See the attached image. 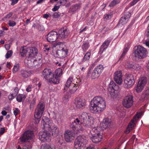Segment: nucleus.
<instances>
[{
  "label": "nucleus",
  "mask_w": 149,
  "mask_h": 149,
  "mask_svg": "<svg viewBox=\"0 0 149 149\" xmlns=\"http://www.w3.org/2000/svg\"><path fill=\"white\" fill-rule=\"evenodd\" d=\"M72 7L73 8H72V12H74L80 8V6L79 4H76L72 6Z\"/></svg>",
  "instance_id": "44"
},
{
  "label": "nucleus",
  "mask_w": 149,
  "mask_h": 149,
  "mask_svg": "<svg viewBox=\"0 0 149 149\" xmlns=\"http://www.w3.org/2000/svg\"><path fill=\"white\" fill-rule=\"evenodd\" d=\"M89 137L91 140L95 143H98L100 142L102 139V135H90Z\"/></svg>",
  "instance_id": "22"
},
{
  "label": "nucleus",
  "mask_w": 149,
  "mask_h": 149,
  "mask_svg": "<svg viewBox=\"0 0 149 149\" xmlns=\"http://www.w3.org/2000/svg\"><path fill=\"white\" fill-rule=\"evenodd\" d=\"M28 51H29L28 53L25 60V62H26L28 61L27 63H30L32 62L33 63L34 61H36L35 56L38 54L37 49L35 47L26 48V46L22 47L20 49V53L22 56H26V54Z\"/></svg>",
  "instance_id": "3"
},
{
  "label": "nucleus",
  "mask_w": 149,
  "mask_h": 149,
  "mask_svg": "<svg viewBox=\"0 0 149 149\" xmlns=\"http://www.w3.org/2000/svg\"><path fill=\"white\" fill-rule=\"evenodd\" d=\"M128 20L126 19L123 16H122L120 18V20L119 22V24H122L123 25L124 24L127 23Z\"/></svg>",
  "instance_id": "41"
},
{
  "label": "nucleus",
  "mask_w": 149,
  "mask_h": 149,
  "mask_svg": "<svg viewBox=\"0 0 149 149\" xmlns=\"http://www.w3.org/2000/svg\"><path fill=\"white\" fill-rule=\"evenodd\" d=\"M147 82V78L143 77L141 78L139 81L138 83L144 87Z\"/></svg>",
  "instance_id": "36"
},
{
  "label": "nucleus",
  "mask_w": 149,
  "mask_h": 149,
  "mask_svg": "<svg viewBox=\"0 0 149 149\" xmlns=\"http://www.w3.org/2000/svg\"><path fill=\"white\" fill-rule=\"evenodd\" d=\"M34 136L33 132L30 130L25 131L20 138L22 142H25L31 139Z\"/></svg>",
  "instance_id": "11"
},
{
  "label": "nucleus",
  "mask_w": 149,
  "mask_h": 149,
  "mask_svg": "<svg viewBox=\"0 0 149 149\" xmlns=\"http://www.w3.org/2000/svg\"><path fill=\"white\" fill-rule=\"evenodd\" d=\"M33 88V86L31 85H29L27 87L26 89V91L27 92H31L32 89Z\"/></svg>",
  "instance_id": "50"
},
{
  "label": "nucleus",
  "mask_w": 149,
  "mask_h": 149,
  "mask_svg": "<svg viewBox=\"0 0 149 149\" xmlns=\"http://www.w3.org/2000/svg\"><path fill=\"white\" fill-rule=\"evenodd\" d=\"M122 74L120 71H117L114 73V79L116 82L119 85H121L122 82Z\"/></svg>",
  "instance_id": "19"
},
{
  "label": "nucleus",
  "mask_w": 149,
  "mask_h": 149,
  "mask_svg": "<svg viewBox=\"0 0 149 149\" xmlns=\"http://www.w3.org/2000/svg\"><path fill=\"white\" fill-rule=\"evenodd\" d=\"M131 16V14L129 12H126L124 13V15L123 16L125 17L126 19L127 20H128L129 18Z\"/></svg>",
  "instance_id": "46"
},
{
  "label": "nucleus",
  "mask_w": 149,
  "mask_h": 149,
  "mask_svg": "<svg viewBox=\"0 0 149 149\" xmlns=\"http://www.w3.org/2000/svg\"><path fill=\"white\" fill-rule=\"evenodd\" d=\"M102 130L100 127H97L93 128L90 131V135H96L102 134Z\"/></svg>",
  "instance_id": "24"
},
{
  "label": "nucleus",
  "mask_w": 149,
  "mask_h": 149,
  "mask_svg": "<svg viewBox=\"0 0 149 149\" xmlns=\"http://www.w3.org/2000/svg\"><path fill=\"white\" fill-rule=\"evenodd\" d=\"M41 149H55L53 145H50L46 144L41 146Z\"/></svg>",
  "instance_id": "37"
},
{
  "label": "nucleus",
  "mask_w": 149,
  "mask_h": 149,
  "mask_svg": "<svg viewBox=\"0 0 149 149\" xmlns=\"http://www.w3.org/2000/svg\"><path fill=\"white\" fill-rule=\"evenodd\" d=\"M140 0H133L130 3V5L132 6L135 4Z\"/></svg>",
  "instance_id": "53"
},
{
  "label": "nucleus",
  "mask_w": 149,
  "mask_h": 149,
  "mask_svg": "<svg viewBox=\"0 0 149 149\" xmlns=\"http://www.w3.org/2000/svg\"><path fill=\"white\" fill-rule=\"evenodd\" d=\"M12 54L13 51L12 50L8 51L5 55L6 58L7 59L9 58L12 56Z\"/></svg>",
  "instance_id": "45"
},
{
  "label": "nucleus",
  "mask_w": 149,
  "mask_h": 149,
  "mask_svg": "<svg viewBox=\"0 0 149 149\" xmlns=\"http://www.w3.org/2000/svg\"><path fill=\"white\" fill-rule=\"evenodd\" d=\"M110 41L109 40L105 41L102 45L101 46L100 48V51H102V53L108 47Z\"/></svg>",
  "instance_id": "30"
},
{
  "label": "nucleus",
  "mask_w": 149,
  "mask_h": 149,
  "mask_svg": "<svg viewBox=\"0 0 149 149\" xmlns=\"http://www.w3.org/2000/svg\"><path fill=\"white\" fill-rule=\"evenodd\" d=\"M5 131V129L4 127H3L1 128L0 130V134L2 135L3 134Z\"/></svg>",
  "instance_id": "61"
},
{
  "label": "nucleus",
  "mask_w": 149,
  "mask_h": 149,
  "mask_svg": "<svg viewBox=\"0 0 149 149\" xmlns=\"http://www.w3.org/2000/svg\"><path fill=\"white\" fill-rule=\"evenodd\" d=\"M86 137L84 136L80 135L78 136L74 142V147L76 149H81L86 141Z\"/></svg>",
  "instance_id": "9"
},
{
  "label": "nucleus",
  "mask_w": 149,
  "mask_h": 149,
  "mask_svg": "<svg viewBox=\"0 0 149 149\" xmlns=\"http://www.w3.org/2000/svg\"><path fill=\"white\" fill-rule=\"evenodd\" d=\"M124 86L125 88L131 87L134 84L135 79L134 76L131 74H128L124 81Z\"/></svg>",
  "instance_id": "10"
},
{
  "label": "nucleus",
  "mask_w": 149,
  "mask_h": 149,
  "mask_svg": "<svg viewBox=\"0 0 149 149\" xmlns=\"http://www.w3.org/2000/svg\"><path fill=\"white\" fill-rule=\"evenodd\" d=\"M73 79L72 77H70L67 80V82L65 84V86L63 90L66 91L68 90V88L70 86H75V84L73 83H72Z\"/></svg>",
  "instance_id": "23"
},
{
  "label": "nucleus",
  "mask_w": 149,
  "mask_h": 149,
  "mask_svg": "<svg viewBox=\"0 0 149 149\" xmlns=\"http://www.w3.org/2000/svg\"><path fill=\"white\" fill-rule=\"evenodd\" d=\"M146 35L149 38V24L146 30Z\"/></svg>",
  "instance_id": "63"
},
{
  "label": "nucleus",
  "mask_w": 149,
  "mask_h": 149,
  "mask_svg": "<svg viewBox=\"0 0 149 149\" xmlns=\"http://www.w3.org/2000/svg\"><path fill=\"white\" fill-rule=\"evenodd\" d=\"M104 69V67L102 65L100 64L97 65L94 69L100 75Z\"/></svg>",
  "instance_id": "34"
},
{
  "label": "nucleus",
  "mask_w": 149,
  "mask_h": 149,
  "mask_svg": "<svg viewBox=\"0 0 149 149\" xmlns=\"http://www.w3.org/2000/svg\"><path fill=\"white\" fill-rule=\"evenodd\" d=\"M129 47L127 46L126 48H124L123 52L120 56L119 60L122 59L125 56L126 53L128 50Z\"/></svg>",
  "instance_id": "39"
},
{
  "label": "nucleus",
  "mask_w": 149,
  "mask_h": 149,
  "mask_svg": "<svg viewBox=\"0 0 149 149\" xmlns=\"http://www.w3.org/2000/svg\"><path fill=\"white\" fill-rule=\"evenodd\" d=\"M91 56V52H87L81 60L79 59L77 60V63L79 64H82L85 61H88L89 59Z\"/></svg>",
  "instance_id": "25"
},
{
  "label": "nucleus",
  "mask_w": 149,
  "mask_h": 149,
  "mask_svg": "<svg viewBox=\"0 0 149 149\" xmlns=\"http://www.w3.org/2000/svg\"><path fill=\"white\" fill-rule=\"evenodd\" d=\"M43 46L44 48H43L44 51L46 52V51H48L50 49V47L48 45L46 44H44Z\"/></svg>",
  "instance_id": "49"
},
{
  "label": "nucleus",
  "mask_w": 149,
  "mask_h": 149,
  "mask_svg": "<svg viewBox=\"0 0 149 149\" xmlns=\"http://www.w3.org/2000/svg\"><path fill=\"white\" fill-rule=\"evenodd\" d=\"M44 109L45 105L43 103H39L37 105L34 115L36 118L35 123L36 124L39 123Z\"/></svg>",
  "instance_id": "8"
},
{
  "label": "nucleus",
  "mask_w": 149,
  "mask_h": 149,
  "mask_svg": "<svg viewBox=\"0 0 149 149\" xmlns=\"http://www.w3.org/2000/svg\"><path fill=\"white\" fill-rule=\"evenodd\" d=\"M50 131H51L52 136L54 137L58 136L59 134V129L56 126L53 125Z\"/></svg>",
  "instance_id": "28"
},
{
  "label": "nucleus",
  "mask_w": 149,
  "mask_h": 149,
  "mask_svg": "<svg viewBox=\"0 0 149 149\" xmlns=\"http://www.w3.org/2000/svg\"><path fill=\"white\" fill-rule=\"evenodd\" d=\"M90 46L89 42H84L81 46V48L83 51L86 52Z\"/></svg>",
  "instance_id": "33"
},
{
  "label": "nucleus",
  "mask_w": 149,
  "mask_h": 149,
  "mask_svg": "<svg viewBox=\"0 0 149 149\" xmlns=\"http://www.w3.org/2000/svg\"><path fill=\"white\" fill-rule=\"evenodd\" d=\"M74 103L76 107L78 108L84 107L86 104L85 100L80 98H76Z\"/></svg>",
  "instance_id": "18"
},
{
  "label": "nucleus",
  "mask_w": 149,
  "mask_h": 149,
  "mask_svg": "<svg viewBox=\"0 0 149 149\" xmlns=\"http://www.w3.org/2000/svg\"><path fill=\"white\" fill-rule=\"evenodd\" d=\"M100 74L95 69L93 71L91 77L93 79H95L98 78L100 76Z\"/></svg>",
  "instance_id": "35"
},
{
  "label": "nucleus",
  "mask_w": 149,
  "mask_h": 149,
  "mask_svg": "<svg viewBox=\"0 0 149 149\" xmlns=\"http://www.w3.org/2000/svg\"><path fill=\"white\" fill-rule=\"evenodd\" d=\"M112 16V13H111L109 14H107L104 15V19H106L111 18Z\"/></svg>",
  "instance_id": "51"
},
{
  "label": "nucleus",
  "mask_w": 149,
  "mask_h": 149,
  "mask_svg": "<svg viewBox=\"0 0 149 149\" xmlns=\"http://www.w3.org/2000/svg\"><path fill=\"white\" fill-rule=\"evenodd\" d=\"M59 3L62 5H65L67 2V0H61L59 1Z\"/></svg>",
  "instance_id": "57"
},
{
  "label": "nucleus",
  "mask_w": 149,
  "mask_h": 149,
  "mask_svg": "<svg viewBox=\"0 0 149 149\" xmlns=\"http://www.w3.org/2000/svg\"><path fill=\"white\" fill-rule=\"evenodd\" d=\"M19 112V110L17 108H16L13 111L14 114L15 116H16Z\"/></svg>",
  "instance_id": "56"
},
{
  "label": "nucleus",
  "mask_w": 149,
  "mask_h": 149,
  "mask_svg": "<svg viewBox=\"0 0 149 149\" xmlns=\"http://www.w3.org/2000/svg\"><path fill=\"white\" fill-rule=\"evenodd\" d=\"M149 96V90L147 89L144 92L142 95V97H144V99H146Z\"/></svg>",
  "instance_id": "42"
},
{
  "label": "nucleus",
  "mask_w": 149,
  "mask_h": 149,
  "mask_svg": "<svg viewBox=\"0 0 149 149\" xmlns=\"http://www.w3.org/2000/svg\"><path fill=\"white\" fill-rule=\"evenodd\" d=\"M13 15L12 13H10L9 14H8L4 17L5 19H9Z\"/></svg>",
  "instance_id": "58"
},
{
  "label": "nucleus",
  "mask_w": 149,
  "mask_h": 149,
  "mask_svg": "<svg viewBox=\"0 0 149 149\" xmlns=\"http://www.w3.org/2000/svg\"><path fill=\"white\" fill-rule=\"evenodd\" d=\"M69 34L68 31L66 28H61L58 31V38L63 40L68 37Z\"/></svg>",
  "instance_id": "15"
},
{
  "label": "nucleus",
  "mask_w": 149,
  "mask_h": 149,
  "mask_svg": "<svg viewBox=\"0 0 149 149\" xmlns=\"http://www.w3.org/2000/svg\"><path fill=\"white\" fill-rule=\"evenodd\" d=\"M21 76L24 79L27 78L31 74V70H22L21 71Z\"/></svg>",
  "instance_id": "27"
},
{
  "label": "nucleus",
  "mask_w": 149,
  "mask_h": 149,
  "mask_svg": "<svg viewBox=\"0 0 149 149\" xmlns=\"http://www.w3.org/2000/svg\"><path fill=\"white\" fill-rule=\"evenodd\" d=\"M106 106L104 100L101 97L97 96L91 102L89 109L94 113H100L105 109Z\"/></svg>",
  "instance_id": "2"
},
{
  "label": "nucleus",
  "mask_w": 149,
  "mask_h": 149,
  "mask_svg": "<svg viewBox=\"0 0 149 149\" xmlns=\"http://www.w3.org/2000/svg\"><path fill=\"white\" fill-rule=\"evenodd\" d=\"M19 0H12V3L11 4V5H14L16 4L18 1Z\"/></svg>",
  "instance_id": "62"
},
{
  "label": "nucleus",
  "mask_w": 149,
  "mask_h": 149,
  "mask_svg": "<svg viewBox=\"0 0 149 149\" xmlns=\"http://www.w3.org/2000/svg\"><path fill=\"white\" fill-rule=\"evenodd\" d=\"M79 87L78 85L75 84V86H70L69 88V92L71 94L74 93L77 90Z\"/></svg>",
  "instance_id": "32"
},
{
  "label": "nucleus",
  "mask_w": 149,
  "mask_h": 149,
  "mask_svg": "<svg viewBox=\"0 0 149 149\" xmlns=\"http://www.w3.org/2000/svg\"><path fill=\"white\" fill-rule=\"evenodd\" d=\"M120 2V0H113L109 4V6L110 7H113L116 4L119 3Z\"/></svg>",
  "instance_id": "38"
},
{
  "label": "nucleus",
  "mask_w": 149,
  "mask_h": 149,
  "mask_svg": "<svg viewBox=\"0 0 149 149\" xmlns=\"http://www.w3.org/2000/svg\"><path fill=\"white\" fill-rule=\"evenodd\" d=\"M60 15L58 13L55 12L54 13L52 16L53 18H56L59 17Z\"/></svg>",
  "instance_id": "55"
},
{
  "label": "nucleus",
  "mask_w": 149,
  "mask_h": 149,
  "mask_svg": "<svg viewBox=\"0 0 149 149\" xmlns=\"http://www.w3.org/2000/svg\"><path fill=\"white\" fill-rule=\"evenodd\" d=\"M62 74V69L58 68L55 70V76L54 74V78L55 79V78H57L59 80V82L60 80L59 77L61 76Z\"/></svg>",
  "instance_id": "29"
},
{
  "label": "nucleus",
  "mask_w": 149,
  "mask_h": 149,
  "mask_svg": "<svg viewBox=\"0 0 149 149\" xmlns=\"http://www.w3.org/2000/svg\"><path fill=\"white\" fill-rule=\"evenodd\" d=\"M19 92V90L17 87H16L14 90V91L13 93L14 96H16L18 94Z\"/></svg>",
  "instance_id": "52"
},
{
  "label": "nucleus",
  "mask_w": 149,
  "mask_h": 149,
  "mask_svg": "<svg viewBox=\"0 0 149 149\" xmlns=\"http://www.w3.org/2000/svg\"><path fill=\"white\" fill-rule=\"evenodd\" d=\"M133 98L131 95H128L126 96L123 102V106L127 108L130 107L133 103Z\"/></svg>",
  "instance_id": "13"
},
{
  "label": "nucleus",
  "mask_w": 149,
  "mask_h": 149,
  "mask_svg": "<svg viewBox=\"0 0 149 149\" xmlns=\"http://www.w3.org/2000/svg\"><path fill=\"white\" fill-rule=\"evenodd\" d=\"M126 66L128 68L133 69L137 70H139L141 68V66L139 64L135 63L132 62H127Z\"/></svg>",
  "instance_id": "21"
},
{
  "label": "nucleus",
  "mask_w": 149,
  "mask_h": 149,
  "mask_svg": "<svg viewBox=\"0 0 149 149\" xmlns=\"http://www.w3.org/2000/svg\"><path fill=\"white\" fill-rule=\"evenodd\" d=\"M145 44L146 46L149 47V40H146L145 42Z\"/></svg>",
  "instance_id": "64"
},
{
  "label": "nucleus",
  "mask_w": 149,
  "mask_h": 149,
  "mask_svg": "<svg viewBox=\"0 0 149 149\" xmlns=\"http://www.w3.org/2000/svg\"><path fill=\"white\" fill-rule=\"evenodd\" d=\"M119 87L113 81H111L108 85V91L111 97L116 98L118 95V90Z\"/></svg>",
  "instance_id": "6"
},
{
  "label": "nucleus",
  "mask_w": 149,
  "mask_h": 149,
  "mask_svg": "<svg viewBox=\"0 0 149 149\" xmlns=\"http://www.w3.org/2000/svg\"><path fill=\"white\" fill-rule=\"evenodd\" d=\"M59 6H55L54 7V8H52V10L54 12L56 11L59 9Z\"/></svg>",
  "instance_id": "60"
},
{
  "label": "nucleus",
  "mask_w": 149,
  "mask_h": 149,
  "mask_svg": "<svg viewBox=\"0 0 149 149\" xmlns=\"http://www.w3.org/2000/svg\"><path fill=\"white\" fill-rule=\"evenodd\" d=\"M26 97V95H25L19 94L17 95L16 100L18 102H21L23 100H24Z\"/></svg>",
  "instance_id": "31"
},
{
  "label": "nucleus",
  "mask_w": 149,
  "mask_h": 149,
  "mask_svg": "<svg viewBox=\"0 0 149 149\" xmlns=\"http://www.w3.org/2000/svg\"><path fill=\"white\" fill-rule=\"evenodd\" d=\"M31 144L29 143H27L26 145L23 146L22 149H31Z\"/></svg>",
  "instance_id": "43"
},
{
  "label": "nucleus",
  "mask_w": 149,
  "mask_h": 149,
  "mask_svg": "<svg viewBox=\"0 0 149 149\" xmlns=\"http://www.w3.org/2000/svg\"><path fill=\"white\" fill-rule=\"evenodd\" d=\"M42 75L46 80H47L50 83L54 84L59 83V80L57 78H54V74L51 70L49 69H45L43 70Z\"/></svg>",
  "instance_id": "4"
},
{
  "label": "nucleus",
  "mask_w": 149,
  "mask_h": 149,
  "mask_svg": "<svg viewBox=\"0 0 149 149\" xmlns=\"http://www.w3.org/2000/svg\"><path fill=\"white\" fill-rule=\"evenodd\" d=\"M110 120L108 118H105L104 120L102 123L100 124L102 130L106 129L109 127L110 125Z\"/></svg>",
  "instance_id": "26"
},
{
  "label": "nucleus",
  "mask_w": 149,
  "mask_h": 149,
  "mask_svg": "<svg viewBox=\"0 0 149 149\" xmlns=\"http://www.w3.org/2000/svg\"><path fill=\"white\" fill-rule=\"evenodd\" d=\"M93 122V118L89 113L83 112L78 118H76L70 125V128L73 130H78L79 129L77 128V126L80 124H82L85 127H90Z\"/></svg>",
  "instance_id": "1"
},
{
  "label": "nucleus",
  "mask_w": 149,
  "mask_h": 149,
  "mask_svg": "<svg viewBox=\"0 0 149 149\" xmlns=\"http://www.w3.org/2000/svg\"><path fill=\"white\" fill-rule=\"evenodd\" d=\"M138 116H137L136 115L134 116L129 123L127 129V130L125 132V133L127 134L129 133L130 132V128H132L135 125V122L136 121L137 119L138 118Z\"/></svg>",
  "instance_id": "20"
},
{
  "label": "nucleus",
  "mask_w": 149,
  "mask_h": 149,
  "mask_svg": "<svg viewBox=\"0 0 149 149\" xmlns=\"http://www.w3.org/2000/svg\"><path fill=\"white\" fill-rule=\"evenodd\" d=\"M16 96L13 95V93L10 94L8 96V98L9 100H11L15 97Z\"/></svg>",
  "instance_id": "54"
},
{
  "label": "nucleus",
  "mask_w": 149,
  "mask_h": 149,
  "mask_svg": "<svg viewBox=\"0 0 149 149\" xmlns=\"http://www.w3.org/2000/svg\"><path fill=\"white\" fill-rule=\"evenodd\" d=\"M39 134V139L42 142L46 141L50 136V133L45 131L40 132Z\"/></svg>",
  "instance_id": "17"
},
{
  "label": "nucleus",
  "mask_w": 149,
  "mask_h": 149,
  "mask_svg": "<svg viewBox=\"0 0 149 149\" xmlns=\"http://www.w3.org/2000/svg\"><path fill=\"white\" fill-rule=\"evenodd\" d=\"M58 33L56 32L52 31L47 35V40L49 42H55L57 38Z\"/></svg>",
  "instance_id": "16"
},
{
  "label": "nucleus",
  "mask_w": 149,
  "mask_h": 149,
  "mask_svg": "<svg viewBox=\"0 0 149 149\" xmlns=\"http://www.w3.org/2000/svg\"><path fill=\"white\" fill-rule=\"evenodd\" d=\"M75 136V134L73 132L69 130L66 131L64 134L65 140L68 142L72 141L74 138Z\"/></svg>",
  "instance_id": "14"
},
{
  "label": "nucleus",
  "mask_w": 149,
  "mask_h": 149,
  "mask_svg": "<svg viewBox=\"0 0 149 149\" xmlns=\"http://www.w3.org/2000/svg\"><path fill=\"white\" fill-rule=\"evenodd\" d=\"M8 24L10 26L13 27L16 25V23L14 21L9 20Z\"/></svg>",
  "instance_id": "48"
},
{
  "label": "nucleus",
  "mask_w": 149,
  "mask_h": 149,
  "mask_svg": "<svg viewBox=\"0 0 149 149\" xmlns=\"http://www.w3.org/2000/svg\"><path fill=\"white\" fill-rule=\"evenodd\" d=\"M36 103V100L35 99H33L30 105V107L31 108L32 107H33V105L35 104Z\"/></svg>",
  "instance_id": "59"
},
{
  "label": "nucleus",
  "mask_w": 149,
  "mask_h": 149,
  "mask_svg": "<svg viewBox=\"0 0 149 149\" xmlns=\"http://www.w3.org/2000/svg\"><path fill=\"white\" fill-rule=\"evenodd\" d=\"M19 67V65L18 64H15L14 66L13 71L14 72H16L18 70Z\"/></svg>",
  "instance_id": "47"
},
{
  "label": "nucleus",
  "mask_w": 149,
  "mask_h": 149,
  "mask_svg": "<svg viewBox=\"0 0 149 149\" xmlns=\"http://www.w3.org/2000/svg\"><path fill=\"white\" fill-rule=\"evenodd\" d=\"M135 56L139 59H143L146 57L148 52L146 49L141 45L134 48Z\"/></svg>",
  "instance_id": "5"
},
{
  "label": "nucleus",
  "mask_w": 149,
  "mask_h": 149,
  "mask_svg": "<svg viewBox=\"0 0 149 149\" xmlns=\"http://www.w3.org/2000/svg\"><path fill=\"white\" fill-rule=\"evenodd\" d=\"M49 119L46 117H44L42 118L41 126L42 128L45 130V131L47 130L50 131L53 125V124L52 123H49Z\"/></svg>",
  "instance_id": "12"
},
{
  "label": "nucleus",
  "mask_w": 149,
  "mask_h": 149,
  "mask_svg": "<svg viewBox=\"0 0 149 149\" xmlns=\"http://www.w3.org/2000/svg\"><path fill=\"white\" fill-rule=\"evenodd\" d=\"M144 87V86L138 83L136 89V92L138 93L141 92L143 90Z\"/></svg>",
  "instance_id": "40"
},
{
  "label": "nucleus",
  "mask_w": 149,
  "mask_h": 149,
  "mask_svg": "<svg viewBox=\"0 0 149 149\" xmlns=\"http://www.w3.org/2000/svg\"><path fill=\"white\" fill-rule=\"evenodd\" d=\"M55 45V47L57 45H60L61 47H60V49L56 52L54 56L56 57L62 58L65 57L68 52V50L66 47L61 42L56 43Z\"/></svg>",
  "instance_id": "7"
}]
</instances>
